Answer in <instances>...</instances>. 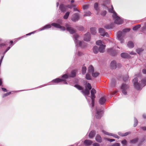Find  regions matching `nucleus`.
<instances>
[{
    "label": "nucleus",
    "instance_id": "obj_29",
    "mask_svg": "<svg viewBox=\"0 0 146 146\" xmlns=\"http://www.w3.org/2000/svg\"><path fill=\"white\" fill-rule=\"evenodd\" d=\"M92 74L93 77L96 78L99 75L100 73L99 72L94 71L92 73Z\"/></svg>",
    "mask_w": 146,
    "mask_h": 146
},
{
    "label": "nucleus",
    "instance_id": "obj_35",
    "mask_svg": "<svg viewBox=\"0 0 146 146\" xmlns=\"http://www.w3.org/2000/svg\"><path fill=\"white\" fill-rule=\"evenodd\" d=\"M94 8L97 12L98 11L99 9L98 7V4L97 3H94Z\"/></svg>",
    "mask_w": 146,
    "mask_h": 146
},
{
    "label": "nucleus",
    "instance_id": "obj_36",
    "mask_svg": "<svg viewBox=\"0 0 146 146\" xmlns=\"http://www.w3.org/2000/svg\"><path fill=\"white\" fill-rule=\"evenodd\" d=\"M86 68L84 66H83L82 68V73L83 74L86 73Z\"/></svg>",
    "mask_w": 146,
    "mask_h": 146
},
{
    "label": "nucleus",
    "instance_id": "obj_28",
    "mask_svg": "<svg viewBox=\"0 0 146 146\" xmlns=\"http://www.w3.org/2000/svg\"><path fill=\"white\" fill-rule=\"evenodd\" d=\"M127 46L130 48H132L134 47V44L132 42L130 41L128 42Z\"/></svg>",
    "mask_w": 146,
    "mask_h": 146
},
{
    "label": "nucleus",
    "instance_id": "obj_44",
    "mask_svg": "<svg viewBox=\"0 0 146 146\" xmlns=\"http://www.w3.org/2000/svg\"><path fill=\"white\" fill-rule=\"evenodd\" d=\"M121 143L123 145H126L127 143V141L125 139H124L121 141Z\"/></svg>",
    "mask_w": 146,
    "mask_h": 146
},
{
    "label": "nucleus",
    "instance_id": "obj_58",
    "mask_svg": "<svg viewBox=\"0 0 146 146\" xmlns=\"http://www.w3.org/2000/svg\"><path fill=\"white\" fill-rule=\"evenodd\" d=\"M10 47H8L6 49V50H5V52H4V54H5V53H6L10 49Z\"/></svg>",
    "mask_w": 146,
    "mask_h": 146
},
{
    "label": "nucleus",
    "instance_id": "obj_33",
    "mask_svg": "<svg viewBox=\"0 0 146 146\" xmlns=\"http://www.w3.org/2000/svg\"><path fill=\"white\" fill-rule=\"evenodd\" d=\"M76 74V72L75 70H73L71 72V74L70 75V77H74Z\"/></svg>",
    "mask_w": 146,
    "mask_h": 146
},
{
    "label": "nucleus",
    "instance_id": "obj_52",
    "mask_svg": "<svg viewBox=\"0 0 146 146\" xmlns=\"http://www.w3.org/2000/svg\"><path fill=\"white\" fill-rule=\"evenodd\" d=\"M106 139L107 141H110V142L114 141H115V139Z\"/></svg>",
    "mask_w": 146,
    "mask_h": 146
},
{
    "label": "nucleus",
    "instance_id": "obj_10",
    "mask_svg": "<svg viewBox=\"0 0 146 146\" xmlns=\"http://www.w3.org/2000/svg\"><path fill=\"white\" fill-rule=\"evenodd\" d=\"M96 114L95 115L97 119L100 118L102 116L103 112L100 109L96 108Z\"/></svg>",
    "mask_w": 146,
    "mask_h": 146
},
{
    "label": "nucleus",
    "instance_id": "obj_47",
    "mask_svg": "<svg viewBox=\"0 0 146 146\" xmlns=\"http://www.w3.org/2000/svg\"><path fill=\"white\" fill-rule=\"evenodd\" d=\"M113 48H109L108 50V52L111 54H112V52L113 51Z\"/></svg>",
    "mask_w": 146,
    "mask_h": 146
},
{
    "label": "nucleus",
    "instance_id": "obj_23",
    "mask_svg": "<svg viewBox=\"0 0 146 146\" xmlns=\"http://www.w3.org/2000/svg\"><path fill=\"white\" fill-rule=\"evenodd\" d=\"M130 133V132H127L124 133H122L121 132H119L118 133V134L119 135L122 137H124L127 136V135L129 134Z\"/></svg>",
    "mask_w": 146,
    "mask_h": 146
},
{
    "label": "nucleus",
    "instance_id": "obj_9",
    "mask_svg": "<svg viewBox=\"0 0 146 146\" xmlns=\"http://www.w3.org/2000/svg\"><path fill=\"white\" fill-rule=\"evenodd\" d=\"M96 91L94 88H92L91 90V98L92 100V106H93L94 105V100L96 96L95 94L96 93Z\"/></svg>",
    "mask_w": 146,
    "mask_h": 146
},
{
    "label": "nucleus",
    "instance_id": "obj_4",
    "mask_svg": "<svg viewBox=\"0 0 146 146\" xmlns=\"http://www.w3.org/2000/svg\"><path fill=\"white\" fill-rule=\"evenodd\" d=\"M79 36L77 35H74V41L76 46L83 47L85 46V44L83 42H82L78 40Z\"/></svg>",
    "mask_w": 146,
    "mask_h": 146
},
{
    "label": "nucleus",
    "instance_id": "obj_61",
    "mask_svg": "<svg viewBox=\"0 0 146 146\" xmlns=\"http://www.w3.org/2000/svg\"><path fill=\"white\" fill-rule=\"evenodd\" d=\"M5 44H0V48H2L4 45Z\"/></svg>",
    "mask_w": 146,
    "mask_h": 146
},
{
    "label": "nucleus",
    "instance_id": "obj_53",
    "mask_svg": "<svg viewBox=\"0 0 146 146\" xmlns=\"http://www.w3.org/2000/svg\"><path fill=\"white\" fill-rule=\"evenodd\" d=\"M92 146H100V145L98 143H95L92 144Z\"/></svg>",
    "mask_w": 146,
    "mask_h": 146
},
{
    "label": "nucleus",
    "instance_id": "obj_64",
    "mask_svg": "<svg viewBox=\"0 0 146 146\" xmlns=\"http://www.w3.org/2000/svg\"><path fill=\"white\" fill-rule=\"evenodd\" d=\"M141 129L143 130H146V127H141Z\"/></svg>",
    "mask_w": 146,
    "mask_h": 146
},
{
    "label": "nucleus",
    "instance_id": "obj_62",
    "mask_svg": "<svg viewBox=\"0 0 146 146\" xmlns=\"http://www.w3.org/2000/svg\"><path fill=\"white\" fill-rule=\"evenodd\" d=\"M142 72L144 74H146V70L143 69L142 70Z\"/></svg>",
    "mask_w": 146,
    "mask_h": 146
},
{
    "label": "nucleus",
    "instance_id": "obj_21",
    "mask_svg": "<svg viewBox=\"0 0 146 146\" xmlns=\"http://www.w3.org/2000/svg\"><path fill=\"white\" fill-rule=\"evenodd\" d=\"M96 141L99 143H101L102 142V138L99 135H97L95 137Z\"/></svg>",
    "mask_w": 146,
    "mask_h": 146
},
{
    "label": "nucleus",
    "instance_id": "obj_31",
    "mask_svg": "<svg viewBox=\"0 0 146 146\" xmlns=\"http://www.w3.org/2000/svg\"><path fill=\"white\" fill-rule=\"evenodd\" d=\"M138 141V139L136 138L129 141V143L132 144H135L137 143Z\"/></svg>",
    "mask_w": 146,
    "mask_h": 146
},
{
    "label": "nucleus",
    "instance_id": "obj_51",
    "mask_svg": "<svg viewBox=\"0 0 146 146\" xmlns=\"http://www.w3.org/2000/svg\"><path fill=\"white\" fill-rule=\"evenodd\" d=\"M89 8V5H85L83 6V8L84 9H86Z\"/></svg>",
    "mask_w": 146,
    "mask_h": 146
},
{
    "label": "nucleus",
    "instance_id": "obj_42",
    "mask_svg": "<svg viewBox=\"0 0 146 146\" xmlns=\"http://www.w3.org/2000/svg\"><path fill=\"white\" fill-rule=\"evenodd\" d=\"M86 78L87 80H90L91 79L90 75L88 73L86 74Z\"/></svg>",
    "mask_w": 146,
    "mask_h": 146
},
{
    "label": "nucleus",
    "instance_id": "obj_17",
    "mask_svg": "<svg viewBox=\"0 0 146 146\" xmlns=\"http://www.w3.org/2000/svg\"><path fill=\"white\" fill-rule=\"evenodd\" d=\"M110 66L112 69H115L117 67L116 62L115 61H112L110 64Z\"/></svg>",
    "mask_w": 146,
    "mask_h": 146
},
{
    "label": "nucleus",
    "instance_id": "obj_37",
    "mask_svg": "<svg viewBox=\"0 0 146 146\" xmlns=\"http://www.w3.org/2000/svg\"><path fill=\"white\" fill-rule=\"evenodd\" d=\"M70 13L69 12H67L65 14V15L64 16L63 18L64 19H67L70 14Z\"/></svg>",
    "mask_w": 146,
    "mask_h": 146
},
{
    "label": "nucleus",
    "instance_id": "obj_38",
    "mask_svg": "<svg viewBox=\"0 0 146 146\" xmlns=\"http://www.w3.org/2000/svg\"><path fill=\"white\" fill-rule=\"evenodd\" d=\"M140 27V25H137L133 27V29L134 31H136Z\"/></svg>",
    "mask_w": 146,
    "mask_h": 146
},
{
    "label": "nucleus",
    "instance_id": "obj_49",
    "mask_svg": "<svg viewBox=\"0 0 146 146\" xmlns=\"http://www.w3.org/2000/svg\"><path fill=\"white\" fill-rule=\"evenodd\" d=\"M67 8H68L70 9H71L74 6L73 4H71L70 5H68L66 6Z\"/></svg>",
    "mask_w": 146,
    "mask_h": 146
},
{
    "label": "nucleus",
    "instance_id": "obj_1",
    "mask_svg": "<svg viewBox=\"0 0 146 146\" xmlns=\"http://www.w3.org/2000/svg\"><path fill=\"white\" fill-rule=\"evenodd\" d=\"M62 20H60L58 21V22L59 24L54 23H52L51 25L50 24L46 25L42 29H39L38 31H40L50 28L51 27V25L55 28L60 29V30L64 31L65 30V27L62 26L60 25L62 24Z\"/></svg>",
    "mask_w": 146,
    "mask_h": 146
},
{
    "label": "nucleus",
    "instance_id": "obj_13",
    "mask_svg": "<svg viewBox=\"0 0 146 146\" xmlns=\"http://www.w3.org/2000/svg\"><path fill=\"white\" fill-rule=\"evenodd\" d=\"M61 78H56L52 80L49 85H55L58 84L59 83L62 82Z\"/></svg>",
    "mask_w": 146,
    "mask_h": 146
},
{
    "label": "nucleus",
    "instance_id": "obj_56",
    "mask_svg": "<svg viewBox=\"0 0 146 146\" xmlns=\"http://www.w3.org/2000/svg\"><path fill=\"white\" fill-rule=\"evenodd\" d=\"M102 36H106L107 37H108V35L107 33L105 32L104 33V35H102Z\"/></svg>",
    "mask_w": 146,
    "mask_h": 146
},
{
    "label": "nucleus",
    "instance_id": "obj_60",
    "mask_svg": "<svg viewBox=\"0 0 146 146\" xmlns=\"http://www.w3.org/2000/svg\"><path fill=\"white\" fill-rule=\"evenodd\" d=\"M35 32H36L35 31L32 32L31 33H29V34H27L26 35H27H27H31V34L34 33Z\"/></svg>",
    "mask_w": 146,
    "mask_h": 146
},
{
    "label": "nucleus",
    "instance_id": "obj_50",
    "mask_svg": "<svg viewBox=\"0 0 146 146\" xmlns=\"http://www.w3.org/2000/svg\"><path fill=\"white\" fill-rule=\"evenodd\" d=\"M120 143H115L111 145V146H120Z\"/></svg>",
    "mask_w": 146,
    "mask_h": 146
},
{
    "label": "nucleus",
    "instance_id": "obj_26",
    "mask_svg": "<svg viewBox=\"0 0 146 146\" xmlns=\"http://www.w3.org/2000/svg\"><path fill=\"white\" fill-rule=\"evenodd\" d=\"M88 70L89 73L92 74L94 72V67L91 66H90L88 68Z\"/></svg>",
    "mask_w": 146,
    "mask_h": 146
},
{
    "label": "nucleus",
    "instance_id": "obj_16",
    "mask_svg": "<svg viewBox=\"0 0 146 146\" xmlns=\"http://www.w3.org/2000/svg\"><path fill=\"white\" fill-rule=\"evenodd\" d=\"M67 30L68 31L70 34H73L75 32V31L70 26L67 25L66 26Z\"/></svg>",
    "mask_w": 146,
    "mask_h": 146
},
{
    "label": "nucleus",
    "instance_id": "obj_54",
    "mask_svg": "<svg viewBox=\"0 0 146 146\" xmlns=\"http://www.w3.org/2000/svg\"><path fill=\"white\" fill-rule=\"evenodd\" d=\"M106 11H104L101 14L102 16H104L106 15Z\"/></svg>",
    "mask_w": 146,
    "mask_h": 146
},
{
    "label": "nucleus",
    "instance_id": "obj_46",
    "mask_svg": "<svg viewBox=\"0 0 146 146\" xmlns=\"http://www.w3.org/2000/svg\"><path fill=\"white\" fill-rule=\"evenodd\" d=\"M134 121V127H135L137 125V124L138 121L135 118Z\"/></svg>",
    "mask_w": 146,
    "mask_h": 146
},
{
    "label": "nucleus",
    "instance_id": "obj_30",
    "mask_svg": "<svg viewBox=\"0 0 146 146\" xmlns=\"http://www.w3.org/2000/svg\"><path fill=\"white\" fill-rule=\"evenodd\" d=\"M121 57L123 58H126L128 57V54L125 53H122L121 54Z\"/></svg>",
    "mask_w": 146,
    "mask_h": 146
},
{
    "label": "nucleus",
    "instance_id": "obj_24",
    "mask_svg": "<svg viewBox=\"0 0 146 146\" xmlns=\"http://www.w3.org/2000/svg\"><path fill=\"white\" fill-rule=\"evenodd\" d=\"M90 32L92 35H95L97 31L96 28L92 27L90 28Z\"/></svg>",
    "mask_w": 146,
    "mask_h": 146
},
{
    "label": "nucleus",
    "instance_id": "obj_43",
    "mask_svg": "<svg viewBox=\"0 0 146 146\" xmlns=\"http://www.w3.org/2000/svg\"><path fill=\"white\" fill-rule=\"evenodd\" d=\"M91 14V13L90 11H88L85 12V14L84 15V16H89Z\"/></svg>",
    "mask_w": 146,
    "mask_h": 146
},
{
    "label": "nucleus",
    "instance_id": "obj_2",
    "mask_svg": "<svg viewBox=\"0 0 146 146\" xmlns=\"http://www.w3.org/2000/svg\"><path fill=\"white\" fill-rule=\"evenodd\" d=\"M130 30V29L129 28L125 29L123 30V32L119 31L118 32L117 34V37L118 39L120 41L121 43L124 42V40L122 38L125 35V33L129 32Z\"/></svg>",
    "mask_w": 146,
    "mask_h": 146
},
{
    "label": "nucleus",
    "instance_id": "obj_5",
    "mask_svg": "<svg viewBox=\"0 0 146 146\" xmlns=\"http://www.w3.org/2000/svg\"><path fill=\"white\" fill-rule=\"evenodd\" d=\"M96 43L97 45L100 46L99 48H98L99 51L101 53L104 52L105 51L106 45L103 44L102 41L100 40L97 41Z\"/></svg>",
    "mask_w": 146,
    "mask_h": 146
},
{
    "label": "nucleus",
    "instance_id": "obj_41",
    "mask_svg": "<svg viewBox=\"0 0 146 146\" xmlns=\"http://www.w3.org/2000/svg\"><path fill=\"white\" fill-rule=\"evenodd\" d=\"M144 49L142 48H140L136 49V51L138 54H139Z\"/></svg>",
    "mask_w": 146,
    "mask_h": 146
},
{
    "label": "nucleus",
    "instance_id": "obj_39",
    "mask_svg": "<svg viewBox=\"0 0 146 146\" xmlns=\"http://www.w3.org/2000/svg\"><path fill=\"white\" fill-rule=\"evenodd\" d=\"M113 26V25H107L105 26V28L107 29H110L112 28Z\"/></svg>",
    "mask_w": 146,
    "mask_h": 146
},
{
    "label": "nucleus",
    "instance_id": "obj_40",
    "mask_svg": "<svg viewBox=\"0 0 146 146\" xmlns=\"http://www.w3.org/2000/svg\"><path fill=\"white\" fill-rule=\"evenodd\" d=\"M109 11L110 12L113 13H113H116L113 10V8L112 5H111V8L109 9Z\"/></svg>",
    "mask_w": 146,
    "mask_h": 146
},
{
    "label": "nucleus",
    "instance_id": "obj_55",
    "mask_svg": "<svg viewBox=\"0 0 146 146\" xmlns=\"http://www.w3.org/2000/svg\"><path fill=\"white\" fill-rule=\"evenodd\" d=\"M74 11H78L80 12V11L77 7L75 8L74 9Z\"/></svg>",
    "mask_w": 146,
    "mask_h": 146
},
{
    "label": "nucleus",
    "instance_id": "obj_57",
    "mask_svg": "<svg viewBox=\"0 0 146 146\" xmlns=\"http://www.w3.org/2000/svg\"><path fill=\"white\" fill-rule=\"evenodd\" d=\"M2 90L4 92H6L7 91V90L5 88H2Z\"/></svg>",
    "mask_w": 146,
    "mask_h": 146
},
{
    "label": "nucleus",
    "instance_id": "obj_19",
    "mask_svg": "<svg viewBox=\"0 0 146 146\" xmlns=\"http://www.w3.org/2000/svg\"><path fill=\"white\" fill-rule=\"evenodd\" d=\"M59 8L62 12H64L66 9L67 7L66 6H64L63 5L61 4L59 7Z\"/></svg>",
    "mask_w": 146,
    "mask_h": 146
},
{
    "label": "nucleus",
    "instance_id": "obj_59",
    "mask_svg": "<svg viewBox=\"0 0 146 146\" xmlns=\"http://www.w3.org/2000/svg\"><path fill=\"white\" fill-rule=\"evenodd\" d=\"M128 76H127L125 78H124L123 80L124 81H127V80H128Z\"/></svg>",
    "mask_w": 146,
    "mask_h": 146
},
{
    "label": "nucleus",
    "instance_id": "obj_20",
    "mask_svg": "<svg viewBox=\"0 0 146 146\" xmlns=\"http://www.w3.org/2000/svg\"><path fill=\"white\" fill-rule=\"evenodd\" d=\"M96 134V132L94 130H92L90 131L89 135V137L90 138H92Z\"/></svg>",
    "mask_w": 146,
    "mask_h": 146
},
{
    "label": "nucleus",
    "instance_id": "obj_25",
    "mask_svg": "<svg viewBox=\"0 0 146 146\" xmlns=\"http://www.w3.org/2000/svg\"><path fill=\"white\" fill-rule=\"evenodd\" d=\"M11 91V92H7L6 93H5L3 95V98H4L5 97H6V96H8L9 95H10L11 94V92H14L15 93H16V92H17L19 91Z\"/></svg>",
    "mask_w": 146,
    "mask_h": 146
},
{
    "label": "nucleus",
    "instance_id": "obj_48",
    "mask_svg": "<svg viewBox=\"0 0 146 146\" xmlns=\"http://www.w3.org/2000/svg\"><path fill=\"white\" fill-rule=\"evenodd\" d=\"M82 54V53L79 51L77 52L76 53V55L78 56H80Z\"/></svg>",
    "mask_w": 146,
    "mask_h": 146
},
{
    "label": "nucleus",
    "instance_id": "obj_18",
    "mask_svg": "<svg viewBox=\"0 0 146 146\" xmlns=\"http://www.w3.org/2000/svg\"><path fill=\"white\" fill-rule=\"evenodd\" d=\"M92 143V141L89 140H86L84 142V145L86 146L90 145Z\"/></svg>",
    "mask_w": 146,
    "mask_h": 146
},
{
    "label": "nucleus",
    "instance_id": "obj_63",
    "mask_svg": "<svg viewBox=\"0 0 146 146\" xmlns=\"http://www.w3.org/2000/svg\"><path fill=\"white\" fill-rule=\"evenodd\" d=\"M146 23L145 24V26L143 28L142 30L143 31H144V30L146 29Z\"/></svg>",
    "mask_w": 146,
    "mask_h": 146
},
{
    "label": "nucleus",
    "instance_id": "obj_3",
    "mask_svg": "<svg viewBox=\"0 0 146 146\" xmlns=\"http://www.w3.org/2000/svg\"><path fill=\"white\" fill-rule=\"evenodd\" d=\"M113 18L114 23L118 25L121 24L123 22V20L118 17L116 13H113L112 15Z\"/></svg>",
    "mask_w": 146,
    "mask_h": 146
},
{
    "label": "nucleus",
    "instance_id": "obj_34",
    "mask_svg": "<svg viewBox=\"0 0 146 146\" xmlns=\"http://www.w3.org/2000/svg\"><path fill=\"white\" fill-rule=\"evenodd\" d=\"M141 84L142 86H144L146 84V78L141 80Z\"/></svg>",
    "mask_w": 146,
    "mask_h": 146
},
{
    "label": "nucleus",
    "instance_id": "obj_7",
    "mask_svg": "<svg viewBox=\"0 0 146 146\" xmlns=\"http://www.w3.org/2000/svg\"><path fill=\"white\" fill-rule=\"evenodd\" d=\"M133 82L134 86L137 90H139L141 89L142 87L138 82V78H135L133 80Z\"/></svg>",
    "mask_w": 146,
    "mask_h": 146
},
{
    "label": "nucleus",
    "instance_id": "obj_15",
    "mask_svg": "<svg viewBox=\"0 0 146 146\" xmlns=\"http://www.w3.org/2000/svg\"><path fill=\"white\" fill-rule=\"evenodd\" d=\"M91 36L89 33H88L86 34L84 37V40L85 41H88L90 40Z\"/></svg>",
    "mask_w": 146,
    "mask_h": 146
},
{
    "label": "nucleus",
    "instance_id": "obj_12",
    "mask_svg": "<svg viewBox=\"0 0 146 146\" xmlns=\"http://www.w3.org/2000/svg\"><path fill=\"white\" fill-rule=\"evenodd\" d=\"M102 131L103 133L105 135H108L110 136H113L114 137V138H117L118 139H119V136L116 134L109 133L108 132H106V131L103 130H102Z\"/></svg>",
    "mask_w": 146,
    "mask_h": 146
},
{
    "label": "nucleus",
    "instance_id": "obj_27",
    "mask_svg": "<svg viewBox=\"0 0 146 146\" xmlns=\"http://www.w3.org/2000/svg\"><path fill=\"white\" fill-rule=\"evenodd\" d=\"M93 49L94 52L95 54L97 53L99 51L98 47L96 46H94L93 48Z\"/></svg>",
    "mask_w": 146,
    "mask_h": 146
},
{
    "label": "nucleus",
    "instance_id": "obj_32",
    "mask_svg": "<svg viewBox=\"0 0 146 146\" xmlns=\"http://www.w3.org/2000/svg\"><path fill=\"white\" fill-rule=\"evenodd\" d=\"M99 33L101 34V36L104 35V33L105 32V30L103 28H100L99 29Z\"/></svg>",
    "mask_w": 146,
    "mask_h": 146
},
{
    "label": "nucleus",
    "instance_id": "obj_14",
    "mask_svg": "<svg viewBox=\"0 0 146 146\" xmlns=\"http://www.w3.org/2000/svg\"><path fill=\"white\" fill-rule=\"evenodd\" d=\"M79 15L78 13H75L72 16L71 19L74 22H76L79 19Z\"/></svg>",
    "mask_w": 146,
    "mask_h": 146
},
{
    "label": "nucleus",
    "instance_id": "obj_22",
    "mask_svg": "<svg viewBox=\"0 0 146 146\" xmlns=\"http://www.w3.org/2000/svg\"><path fill=\"white\" fill-rule=\"evenodd\" d=\"M106 101V99L104 97L101 98L99 101L100 104L101 105H103L104 104Z\"/></svg>",
    "mask_w": 146,
    "mask_h": 146
},
{
    "label": "nucleus",
    "instance_id": "obj_11",
    "mask_svg": "<svg viewBox=\"0 0 146 146\" xmlns=\"http://www.w3.org/2000/svg\"><path fill=\"white\" fill-rule=\"evenodd\" d=\"M128 88V86L125 84H123L121 87V89L122 90L123 93L124 95H126L127 93L126 90Z\"/></svg>",
    "mask_w": 146,
    "mask_h": 146
},
{
    "label": "nucleus",
    "instance_id": "obj_45",
    "mask_svg": "<svg viewBox=\"0 0 146 146\" xmlns=\"http://www.w3.org/2000/svg\"><path fill=\"white\" fill-rule=\"evenodd\" d=\"M86 86L88 88L89 90H90L92 89V86L90 83H87L86 84Z\"/></svg>",
    "mask_w": 146,
    "mask_h": 146
},
{
    "label": "nucleus",
    "instance_id": "obj_6",
    "mask_svg": "<svg viewBox=\"0 0 146 146\" xmlns=\"http://www.w3.org/2000/svg\"><path fill=\"white\" fill-rule=\"evenodd\" d=\"M74 87L79 90H81V92L85 96H88L90 94V90L87 89H85L83 90L82 89V88L78 85H75Z\"/></svg>",
    "mask_w": 146,
    "mask_h": 146
},
{
    "label": "nucleus",
    "instance_id": "obj_8",
    "mask_svg": "<svg viewBox=\"0 0 146 146\" xmlns=\"http://www.w3.org/2000/svg\"><path fill=\"white\" fill-rule=\"evenodd\" d=\"M70 78V75L68 73H66L62 76L61 77V81L63 82V83L64 84H67L66 80H68Z\"/></svg>",
    "mask_w": 146,
    "mask_h": 146
}]
</instances>
